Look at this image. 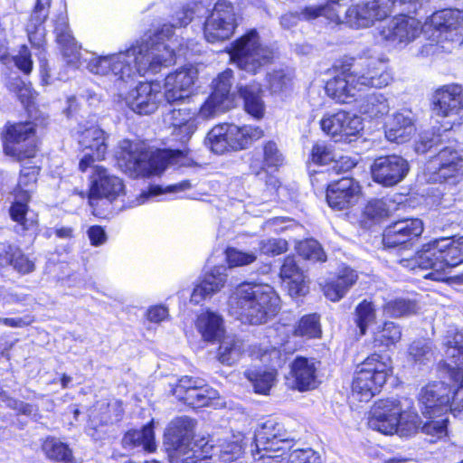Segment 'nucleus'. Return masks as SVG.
Wrapping results in <instances>:
<instances>
[{
    "instance_id": "nucleus-58",
    "label": "nucleus",
    "mask_w": 463,
    "mask_h": 463,
    "mask_svg": "<svg viewBox=\"0 0 463 463\" xmlns=\"http://www.w3.org/2000/svg\"><path fill=\"white\" fill-rule=\"evenodd\" d=\"M409 355L415 363L430 361L432 357L430 344L424 339L414 341L409 348Z\"/></svg>"
},
{
    "instance_id": "nucleus-30",
    "label": "nucleus",
    "mask_w": 463,
    "mask_h": 463,
    "mask_svg": "<svg viewBox=\"0 0 463 463\" xmlns=\"http://www.w3.org/2000/svg\"><path fill=\"white\" fill-rule=\"evenodd\" d=\"M416 131L411 110L397 111L386 121L384 134L388 141L398 144L409 141Z\"/></svg>"
},
{
    "instance_id": "nucleus-39",
    "label": "nucleus",
    "mask_w": 463,
    "mask_h": 463,
    "mask_svg": "<svg viewBox=\"0 0 463 463\" xmlns=\"http://www.w3.org/2000/svg\"><path fill=\"white\" fill-rule=\"evenodd\" d=\"M0 265H11L19 273L24 275L34 270V263L22 250L12 245L0 249Z\"/></svg>"
},
{
    "instance_id": "nucleus-6",
    "label": "nucleus",
    "mask_w": 463,
    "mask_h": 463,
    "mask_svg": "<svg viewBox=\"0 0 463 463\" xmlns=\"http://www.w3.org/2000/svg\"><path fill=\"white\" fill-rule=\"evenodd\" d=\"M463 262V237L440 238L424 244L413 258L402 259L400 263L402 267L414 270L431 269L434 271L425 278L435 280L443 279L441 272L447 269L456 267Z\"/></svg>"
},
{
    "instance_id": "nucleus-32",
    "label": "nucleus",
    "mask_w": 463,
    "mask_h": 463,
    "mask_svg": "<svg viewBox=\"0 0 463 463\" xmlns=\"http://www.w3.org/2000/svg\"><path fill=\"white\" fill-rule=\"evenodd\" d=\"M51 0H37L34 9L26 25V32L31 44L38 49L45 45L46 31L44 22L49 14Z\"/></svg>"
},
{
    "instance_id": "nucleus-34",
    "label": "nucleus",
    "mask_w": 463,
    "mask_h": 463,
    "mask_svg": "<svg viewBox=\"0 0 463 463\" xmlns=\"http://www.w3.org/2000/svg\"><path fill=\"white\" fill-rule=\"evenodd\" d=\"M279 276L282 281L286 283L291 297L303 296L308 292L306 276L298 266L294 257L288 256L284 260Z\"/></svg>"
},
{
    "instance_id": "nucleus-17",
    "label": "nucleus",
    "mask_w": 463,
    "mask_h": 463,
    "mask_svg": "<svg viewBox=\"0 0 463 463\" xmlns=\"http://www.w3.org/2000/svg\"><path fill=\"white\" fill-rule=\"evenodd\" d=\"M78 143L83 153L79 169L85 173L95 162L105 159L108 151V134L98 126L84 128L80 126Z\"/></svg>"
},
{
    "instance_id": "nucleus-56",
    "label": "nucleus",
    "mask_w": 463,
    "mask_h": 463,
    "mask_svg": "<svg viewBox=\"0 0 463 463\" xmlns=\"http://www.w3.org/2000/svg\"><path fill=\"white\" fill-rule=\"evenodd\" d=\"M356 324L361 335H364L368 326L375 319V309L372 302L364 300L356 307Z\"/></svg>"
},
{
    "instance_id": "nucleus-1",
    "label": "nucleus",
    "mask_w": 463,
    "mask_h": 463,
    "mask_svg": "<svg viewBox=\"0 0 463 463\" xmlns=\"http://www.w3.org/2000/svg\"><path fill=\"white\" fill-rule=\"evenodd\" d=\"M197 4L187 3L176 7L169 24L161 29L146 34L125 51L106 55L92 54L87 61L88 71L95 75L107 76L115 81L130 82L146 73L156 74L162 68L175 63L176 56L200 52L197 44L184 45L174 38V28L189 24L195 14Z\"/></svg>"
},
{
    "instance_id": "nucleus-37",
    "label": "nucleus",
    "mask_w": 463,
    "mask_h": 463,
    "mask_svg": "<svg viewBox=\"0 0 463 463\" xmlns=\"http://www.w3.org/2000/svg\"><path fill=\"white\" fill-rule=\"evenodd\" d=\"M358 276L356 272L350 268H344L338 275L327 281L323 291L326 298L331 301H339L343 298L350 288L356 282Z\"/></svg>"
},
{
    "instance_id": "nucleus-15",
    "label": "nucleus",
    "mask_w": 463,
    "mask_h": 463,
    "mask_svg": "<svg viewBox=\"0 0 463 463\" xmlns=\"http://www.w3.org/2000/svg\"><path fill=\"white\" fill-rule=\"evenodd\" d=\"M238 26V14L228 0H218L203 24L207 42L217 43L229 39Z\"/></svg>"
},
{
    "instance_id": "nucleus-13",
    "label": "nucleus",
    "mask_w": 463,
    "mask_h": 463,
    "mask_svg": "<svg viewBox=\"0 0 463 463\" xmlns=\"http://www.w3.org/2000/svg\"><path fill=\"white\" fill-rule=\"evenodd\" d=\"M35 133L36 125L32 121L8 122L2 131L4 152L17 161L34 157L37 152Z\"/></svg>"
},
{
    "instance_id": "nucleus-49",
    "label": "nucleus",
    "mask_w": 463,
    "mask_h": 463,
    "mask_svg": "<svg viewBox=\"0 0 463 463\" xmlns=\"http://www.w3.org/2000/svg\"><path fill=\"white\" fill-rule=\"evenodd\" d=\"M191 188L189 181H182L178 184L167 185L163 188L160 185H151L147 191H143L140 195L136 199L134 205H141L148 202L151 198L161 194L179 193Z\"/></svg>"
},
{
    "instance_id": "nucleus-47",
    "label": "nucleus",
    "mask_w": 463,
    "mask_h": 463,
    "mask_svg": "<svg viewBox=\"0 0 463 463\" xmlns=\"http://www.w3.org/2000/svg\"><path fill=\"white\" fill-rule=\"evenodd\" d=\"M256 392L268 394L276 380L275 370H250L245 373Z\"/></svg>"
},
{
    "instance_id": "nucleus-31",
    "label": "nucleus",
    "mask_w": 463,
    "mask_h": 463,
    "mask_svg": "<svg viewBox=\"0 0 463 463\" xmlns=\"http://www.w3.org/2000/svg\"><path fill=\"white\" fill-rule=\"evenodd\" d=\"M320 362L313 358L297 357L291 364L294 387L300 392L313 390L319 384L317 370Z\"/></svg>"
},
{
    "instance_id": "nucleus-63",
    "label": "nucleus",
    "mask_w": 463,
    "mask_h": 463,
    "mask_svg": "<svg viewBox=\"0 0 463 463\" xmlns=\"http://www.w3.org/2000/svg\"><path fill=\"white\" fill-rule=\"evenodd\" d=\"M260 250L266 255H279L288 250V242L283 239H269L260 242Z\"/></svg>"
},
{
    "instance_id": "nucleus-36",
    "label": "nucleus",
    "mask_w": 463,
    "mask_h": 463,
    "mask_svg": "<svg viewBox=\"0 0 463 463\" xmlns=\"http://www.w3.org/2000/svg\"><path fill=\"white\" fill-rule=\"evenodd\" d=\"M174 134L182 143L189 140L197 128L196 111L188 108L175 109L169 114Z\"/></svg>"
},
{
    "instance_id": "nucleus-7",
    "label": "nucleus",
    "mask_w": 463,
    "mask_h": 463,
    "mask_svg": "<svg viewBox=\"0 0 463 463\" xmlns=\"http://www.w3.org/2000/svg\"><path fill=\"white\" fill-rule=\"evenodd\" d=\"M371 429L386 435L410 437L417 433L420 420L415 410H404L396 400H381L373 405L368 420Z\"/></svg>"
},
{
    "instance_id": "nucleus-45",
    "label": "nucleus",
    "mask_w": 463,
    "mask_h": 463,
    "mask_svg": "<svg viewBox=\"0 0 463 463\" xmlns=\"http://www.w3.org/2000/svg\"><path fill=\"white\" fill-rule=\"evenodd\" d=\"M243 351L241 340L232 335L223 337L219 346L218 359L227 365L235 364L241 357Z\"/></svg>"
},
{
    "instance_id": "nucleus-16",
    "label": "nucleus",
    "mask_w": 463,
    "mask_h": 463,
    "mask_svg": "<svg viewBox=\"0 0 463 463\" xmlns=\"http://www.w3.org/2000/svg\"><path fill=\"white\" fill-rule=\"evenodd\" d=\"M254 442L257 453L264 452L258 459L279 458L294 446L293 440L287 438L283 426L274 420L260 425L255 432Z\"/></svg>"
},
{
    "instance_id": "nucleus-40",
    "label": "nucleus",
    "mask_w": 463,
    "mask_h": 463,
    "mask_svg": "<svg viewBox=\"0 0 463 463\" xmlns=\"http://www.w3.org/2000/svg\"><path fill=\"white\" fill-rule=\"evenodd\" d=\"M240 95L244 100L245 110L256 118L263 117L265 105L261 99V88L259 83H252L240 88Z\"/></svg>"
},
{
    "instance_id": "nucleus-19",
    "label": "nucleus",
    "mask_w": 463,
    "mask_h": 463,
    "mask_svg": "<svg viewBox=\"0 0 463 463\" xmlns=\"http://www.w3.org/2000/svg\"><path fill=\"white\" fill-rule=\"evenodd\" d=\"M194 427L195 421L184 416L173 420L165 430V440L178 456L183 457L181 463L186 457L193 456V449L200 441L197 440L191 446Z\"/></svg>"
},
{
    "instance_id": "nucleus-9",
    "label": "nucleus",
    "mask_w": 463,
    "mask_h": 463,
    "mask_svg": "<svg viewBox=\"0 0 463 463\" xmlns=\"http://www.w3.org/2000/svg\"><path fill=\"white\" fill-rule=\"evenodd\" d=\"M228 52L232 63L251 74L260 72L274 57L272 49L262 43L256 29L247 31L233 41Z\"/></svg>"
},
{
    "instance_id": "nucleus-43",
    "label": "nucleus",
    "mask_w": 463,
    "mask_h": 463,
    "mask_svg": "<svg viewBox=\"0 0 463 463\" xmlns=\"http://www.w3.org/2000/svg\"><path fill=\"white\" fill-rule=\"evenodd\" d=\"M402 338V329L399 325L386 321L373 332V345L378 348H389L396 345Z\"/></svg>"
},
{
    "instance_id": "nucleus-41",
    "label": "nucleus",
    "mask_w": 463,
    "mask_h": 463,
    "mask_svg": "<svg viewBox=\"0 0 463 463\" xmlns=\"http://www.w3.org/2000/svg\"><path fill=\"white\" fill-rule=\"evenodd\" d=\"M42 449L50 460L62 463H79L72 456V451L69 446L57 438H46L42 444Z\"/></svg>"
},
{
    "instance_id": "nucleus-59",
    "label": "nucleus",
    "mask_w": 463,
    "mask_h": 463,
    "mask_svg": "<svg viewBox=\"0 0 463 463\" xmlns=\"http://www.w3.org/2000/svg\"><path fill=\"white\" fill-rule=\"evenodd\" d=\"M335 158L332 146L325 142L316 143L311 151V159L317 165H327Z\"/></svg>"
},
{
    "instance_id": "nucleus-28",
    "label": "nucleus",
    "mask_w": 463,
    "mask_h": 463,
    "mask_svg": "<svg viewBox=\"0 0 463 463\" xmlns=\"http://www.w3.org/2000/svg\"><path fill=\"white\" fill-rule=\"evenodd\" d=\"M354 73L362 90L365 87L384 88L393 80L392 72L382 59L365 61L361 70Z\"/></svg>"
},
{
    "instance_id": "nucleus-26",
    "label": "nucleus",
    "mask_w": 463,
    "mask_h": 463,
    "mask_svg": "<svg viewBox=\"0 0 463 463\" xmlns=\"http://www.w3.org/2000/svg\"><path fill=\"white\" fill-rule=\"evenodd\" d=\"M320 125L324 132L339 140L355 136L364 128L360 117L345 111L326 115L321 119Z\"/></svg>"
},
{
    "instance_id": "nucleus-22",
    "label": "nucleus",
    "mask_w": 463,
    "mask_h": 463,
    "mask_svg": "<svg viewBox=\"0 0 463 463\" xmlns=\"http://www.w3.org/2000/svg\"><path fill=\"white\" fill-rule=\"evenodd\" d=\"M432 113L440 118L458 116L463 111V85L450 83L437 89L431 99Z\"/></svg>"
},
{
    "instance_id": "nucleus-3",
    "label": "nucleus",
    "mask_w": 463,
    "mask_h": 463,
    "mask_svg": "<svg viewBox=\"0 0 463 463\" xmlns=\"http://www.w3.org/2000/svg\"><path fill=\"white\" fill-rule=\"evenodd\" d=\"M280 309V298L268 284L243 283L235 288L228 299L229 314L242 323L261 325Z\"/></svg>"
},
{
    "instance_id": "nucleus-64",
    "label": "nucleus",
    "mask_w": 463,
    "mask_h": 463,
    "mask_svg": "<svg viewBox=\"0 0 463 463\" xmlns=\"http://www.w3.org/2000/svg\"><path fill=\"white\" fill-rule=\"evenodd\" d=\"M268 81L272 92H280L290 85L291 77L284 71L279 70L269 73Z\"/></svg>"
},
{
    "instance_id": "nucleus-57",
    "label": "nucleus",
    "mask_w": 463,
    "mask_h": 463,
    "mask_svg": "<svg viewBox=\"0 0 463 463\" xmlns=\"http://www.w3.org/2000/svg\"><path fill=\"white\" fill-rule=\"evenodd\" d=\"M57 43L61 47V52L65 61L70 65L78 66L80 61V47L72 35L69 36L68 39L64 41H57Z\"/></svg>"
},
{
    "instance_id": "nucleus-42",
    "label": "nucleus",
    "mask_w": 463,
    "mask_h": 463,
    "mask_svg": "<svg viewBox=\"0 0 463 463\" xmlns=\"http://www.w3.org/2000/svg\"><path fill=\"white\" fill-rule=\"evenodd\" d=\"M389 110L388 99L382 93L374 92L365 96L359 105L360 113L372 119L385 116Z\"/></svg>"
},
{
    "instance_id": "nucleus-50",
    "label": "nucleus",
    "mask_w": 463,
    "mask_h": 463,
    "mask_svg": "<svg viewBox=\"0 0 463 463\" xmlns=\"http://www.w3.org/2000/svg\"><path fill=\"white\" fill-rule=\"evenodd\" d=\"M232 106L226 103L225 99L217 98L215 95L211 94L203 104L196 111V119H210L213 118L221 113L230 109Z\"/></svg>"
},
{
    "instance_id": "nucleus-12",
    "label": "nucleus",
    "mask_w": 463,
    "mask_h": 463,
    "mask_svg": "<svg viewBox=\"0 0 463 463\" xmlns=\"http://www.w3.org/2000/svg\"><path fill=\"white\" fill-rule=\"evenodd\" d=\"M428 182L455 185L463 180V151L454 146H444L425 167Z\"/></svg>"
},
{
    "instance_id": "nucleus-25",
    "label": "nucleus",
    "mask_w": 463,
    "mask_h": 463,
    "mask_svg": "<svg viewBox=\"0 0 463 463\" xmlns=\"http://www.w3.org/2000/svg\"><path fill=\"white\" fill-rule=\"evenodd\" d=\"M361 195L359 184L349 177H343L330 184L326 190L328 205L335 210H345L357 203Z\"/></svg>"
},
{
    "instance_id": "nucleus-52",
    "label": "nucleus",
    "mask_w": 463,
    "mask_h": 463,
    "mask_svg": "<svg viewBox=\"0 0 463 463\" xmlns=\"http://www.w3.org/2000/svg\"><path fill=\"white\" fill-rule=\"evenodd\" d=\"M232 71L228 69L220 73L213 81V95L225 99L226 103L232 106V99L230 93L232 87Z\"/></svg>"
},
{
    "instance_id": "nucleus-61",
    "label": "nucleus",
    "mask_w": 463,
    "mask_h": 463,
    "mask_svg": "<svg viewBox=\"0 0 463 463\" xmlns=\"http://www.w3.org/2000/svg\"><path fill=\"white\" fill-rule=\"evenodd\" d=\"M226 259L230 267L244 266L254 262L257 256L254 252H243L235 248L226 250Z\"/></svg>"
},
{
    "instance_id": "nucleus-46",
    "label": "nucleus",
    "mask_w": 463,
    "mask_h": 463,
    "mask_svg": "<svg viewBox=\"0 0 463 463\" xmlns=\"http://www.w3.org/2000/svg\"><path fill=\"white\" fill-rule=\"evenodd\" d=\"M430 418L432 420L424 423L420 430L422 433L430 438V442H435L448 434V412H437L436 415Z\"/></svg>"
},
{
    "instance_id": "nucleus-38",
    "label": "nucleus",
    "mask_w": 463,
    "mask_h": 463,
    "mask_svg": "<svg viewBox=\"0 0 463 463\" xmlns=\"http://www.w3.org/2000/svg\"><path fill=\"white\" fill-rule=\"evenodd\" d=\"M122 446L128 449L142 448L145 451L154 452L156 449V444L153 420L140 430H128L122 439Z\"/></svg>"
},
{
    "instance_id": "nucleus-48",
    "label": "nucleus",
    "mask_w": 463,
    "mask_h": 463,
    "mask_svg": "<svg viewBox=\"0 0 463 463\" xmlns=\"http://www.w3.org/2000/svg\"><path fill=\"white\" fill-rule=\"evenodd\" d=\"M416 303L404 298L391 299L383 307V314L394 318L410 316L416 313Z\"/></svg>"
},
{
    "instance_id": "nucleus-53",
    "label": "nucleus",
    "mask_w": 463,
    "mask_h": 463,
    "mask_svg": "<svg viewBox=\"0 0 463 463\" xmlns=\"http://www.w3.org/2000/svg\"><path fill=\"white\" fill-rule=\"evenodd\" d=\"M278 462L287 460L286 463H319V456L311 449H296L286 450V453L279 458H274Z\"/></svg>"
},
{
    "instance_id": "nucleus-14",
    "label": "nucleus",
    "mask_w": 463,
    "mask_h": 463,
    "mask_svg": "<svg viewBox=\"0 0 463 463\" xmlns=\"http://www.w3.org/2000/svg\"><path fill=\"white\" fill-rule=\"evenodd\" d=\"M243 452L244 445L238 439L220 440L216 445L201 439L193 449V456L186 457L182 463H235Z\"/></svg>"
},
{
    "instance_id": "nucleus-35",
    "label": "nucleus",
    "mask_w": 463,
    "mask_h": 463,
    "mask_svg": "<svg viewBox=\"0 0 463 463\" xmlns=\"http://www.w3.org/2000/svg\"><path fill=\"white\" fill-rule=\"evenodd\" d=\"M195 328L202 338L209 343L219 341L225 333L222 317L211 310L203 311L197 316Z\"/></svg>"
},
{
    "instance_id": "nucleus-24",
    "label": "nucleus",
    "mask_w": 463,
    "mask_h": 463,
    "mask_svg": "<svg viewBox=\"0 0 463 463\" xmlns=\"http://www.w3.org/2000/svg\"><path fill=\"white\" fill-rule=\"evenodd\" d=\"M90 175V199L106 198L112 202L124 193L123 181L101 165H93Z\"/></svg>"
},
{
    "instance_id": "nucleus-51",
    "label": "nucleus",
    "mask_w": 463,
    "mask_h": 463,
    "mask_svg": "<svg viewBox=\"0 0 463 463\" xmlns=\"http://www.w3.org/2000/svg\"><path fill=\"white\" fill-rule=\"evenodd\" d=\"M294 335L307 338L319 337L321 335L319 317L316 314L303 317L295 327Z\"/></svg>"
},
{
    "instance_id": "nucleus-4",
    "label": "nucleus",
    "mask_w": 463,
    "mask_h": 463,
    "mask_svg": "<svg viewBox=\"0 0 463 463\" xmlns=\"http://www.w3.org/2000/svg\"><path fill=\"white\" fill-rule=\"evenodd\" d=\"M392 12L389 0H365L347 9L338 4V0H331L326 5L306 7L300 15L307 21L325 17L334 23L346 24L354 29H364L385 20Z\"/></svg>"
},
{
    "instance_id": "nucleus-23",
    "label": "nucleus",
    "mask_w": 463,
    "mask_h": 463,
    "mask_svg": "<svg viewBox=\"0 0 463 463\" xmlns=\"http://www.w3.org/2000/svg\"><path fill=\"white\" fill-rule=\"evenodd\" d=\"M409 172V164L396 155L380 156L371 166L373 179L384 186H392L404 179Z\"/></svg>"
},
{
    "instance_id": "nucleus-18",
    "label": "nucleus",
    "mask_w": 463,
    "mask_h": 463,
    "mask_svg": "<svg viewBox=\"0 0 463 463\" xmlns=\"http://www.w3.org/2000/svg\"><path fill=\"white\" fill-rule=\"evenodd\" d=\"M425 30L424 25L413 17L394 16L379 30L382 39L394 45H407Z\"/></svg>"
},
{
    "instance_id": "nucleus-33",
    "label": "nucleus",
    "mask_w": 463,
    "mask_h": 463,
    "mask_svg": "<svg viewBox=\"0 0 463 463\" xmlns=\"http://www.w3.org/2000/svg\"><path fill=\"white\" fill-rule=\"evenodd\" d=\"M227 280L226 268L220 266L213 268L198 283L191 295V302L199 304L207 298L220 291Z\"/></svg>"
},
{
    "instance_id": "nucleus-10",
    "label": "nucleus",
    "mask_w": 463,
    "mask_h": 463,
    "mask_svg": "<svg viewBox=\"0 0 463 463\" xmlns=\"http://www.w3.org/2000/svg\"><path fill=\"white\" fill-rule=\"evenodd\" d=\"M263 137L259 127L222 123L214 126L207 134L206 144L215 154H224L230 150L245 149L253 141Z\"/></svg>"
},
{
    "instance_id": "nucleus-29",
    "label": "nucleus",
    "mask_w": 463,
    "mask_h": 463,
    "mask_svg": "<svg viewBox=\"0 0 463 463\" xmlns=\"http://www.w3.org/2000/svg\"><path fill=\"white\" fill-rule=\"evenodd\" d=\"M326 94L336 102L350 103L362 90L354 72H342L329 80L325 87Z\"/></svg>"
},
{
    "instance_id": "nucleus-20",
    "label": "nucleus",
    "mask_w": 463,
    "mask_h": 463,
    "mask_svg": "<svg viewBox=\"0 0 463 463\" xmlns=\"http://www.w3.org/2000/svg\"><path fill=\"white\" fill-rule=\"evenodd\" d=\"M164 98L159 82H140L125 98L128 107L137 114L155 112Z\"/></svg>"
},
{
    "instance_id": "nucleus-8",
    "label": "nucleus",
    "mask_w": 463,
    "mask_h": 463,
    "mask_svg": "<svg viewBox=\"0 0 463 463\" xmlns=\"http://www.w3.org/2000/svg\"><path fill=\"white\" fill-rule=\"evenodd\" d=\"M392 360L388 354L374 353L369 355L354 373L352 383V398L369 402L380 392L387 379L392 374Z\"/></svg>"
},
{
    "instance_id": "nucleus-21",
    "label": "nucleus",
    "mask_w": 463,
    "mask_h": 463,
    "mask_svg": "<svg viewBox=\"0 0 463 463\" xmlns=\"http://www.w3.org/2000/svg\"><path fill=\"white\" fill-rule=\"evenodd\" d=\"M198 71L192 65L169 73L165 79L164 98L167 103L184 100L193 92Z\"/></svg>"
},
{
    "instance_id": "nucleus-5",
    "label": "nucleus",
    "mask_w": 463,
    "mask_h": 463,
    "mask_svg": "<svg viewBox=\"0 0 463 463\" xmlns=\"http://www.w3.org/2000/svg\"><path fill=\"white\" fill-rule=\"evenodd\" d=\"M184 156L182 150L149 151L144 144L123 140L118 165L123 172L132 177H146L160 175L167 165H177Z\"/></svg>"
},
{
    "instance_id": "nucleus-60",
    "label": "nucleus",
    "mask_w": 463,
    "mask_h": 463,
    "mask_svg": "<svg viewBox=\"0 0 463 463\" xmlns=\"http://www.w3.org/2000/svg\"><path fill=\"white\" fill-rule=\"evenodd\" d=\"M196 397L197 398L194 401V404H193L192 407H216L220 404L219 392L215 389L206 385L205 383L203 384V388H199V393L197 394Z\"/></svg>"
},
{
    "instance_id": "nucleus-62",
    "label": "nucleus",
    "mask_w": 463,
    "mask_h": 463,
    "mask_svg": "<svg viewBox=\"0 0 463 463\" xmlns=\"http://www.w3.org/2000/svg\"><path fill=\"white\" fill-rule=\"evenodd\" d=\"M445 138H447V135L440 133L432 134L431 137L428 133L421 134L416 143L415 150L419 154H424L433 146H441Z\"/></svg>"
},
{
    "instance_id": "nucleus-2",
    "label": "nucleus",
    "mask_w": 463,
    "mask_h": 463,
    "mask_svg": "<svg viewBox=\"0 0 463 463\" xmlns=\"http://www.w3.org/2000/svg\"><path fill=\"white\" fill-rule=\"evenodd\" d=\"M445 357L452 386L449 389L442 382L424 386L419 395L421 412L431 417L437 412H450L463 419V333L449 329L445 336Z\"/></svg>"
},
{
    "instance_id": "nucleus-44",
    "label": "nucleus",
    "mask_w": 463,
    "mask_h": 463,
    "mask_svg": "<svg viewBox=\"0 0 463 463\" xmlns=\"http://www.w3.org/2000/svg\"><path fill=\"white\" fill-rule=\"evenodd\" d=\"M203 384L204 381L203 379L184 376L173 389V393L178 400L192 406L197 398L199 388H203Z\"/></svg>"
},
{
    "instance_id": "nucleus-55",
    "label": "nucleus",
    "mask_w": 463,
    "mask_h": 463,
    "mask_svg": "<svg viewBox=\"0 0 463 463\" xmlns=\"http://www.w3.org/2000/svg\"><path fill=\"white\" fill-rule=\"evenodd\" d=\"M39 168L36 166H24L21 170L18 180V188L22 193V200L28 201L30 199V188L36 182Z\"/></svg>"
},
{
    "instance_id": "nucleus-11",
    "label": "nucleus",
    "mask_w": 463,
    "mask_h": 463,
    "mask_svg": "<svg viewBox=\"0 0 463 463\" xmlns=\"http://www.w3.org/2000/svg\"><path fill=\"white\" fill-rule=\"evenodd\" d=\"M425 31L432 28V37L445 52L463 49V11L443 9L432 14L424 24Z\"/></svg>"
},
{
    "instance_id": "nucleus-54",
    "label": "nucleus",
    "mask_w": 463,
    "mask_h": 463,
    "mask_svg": "<svg viewBox=\"0 0 463 463\" xmlns=\"http://www.w3.org/2000/svg\"><path fill=\"white\" fill-rule=\"evenodd\" d=\"M298 252L304 259L311 261H326V256L317 241L309 239L298 244Z\"/></svg>"
},
{
    "instance_id": "nucleus-27",
    "label": "nucleus",
    "mask_w": 463,
    "mask_h": 463,
    "mask_svg": "<svg viewBox=\"0 0 463 463\" xmlns=\"http://www.w3.org/2000/svg\"><path fill=\"white\" fill-rule=\"evenodd\" d=\"M420 219H402L389 225L383 232V243L387 248H393L417 239L423 232Z\"/></svg>"
}]
</instances>
